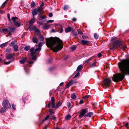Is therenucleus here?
<instances>
[{"label": "nucleus", "mask_w": 129, "mask_h": 129, "mask_svg": "<svg viewBox=\"0 0 129 129\" xmlns=\"http://www.w3.org/2000/svg\"><path fill=\"white\" fill-rule=\"evenodd\" d=\"M35 5V3L34 2H31V5H30V6L31 7L33 8L34 7Z\"/></svg>", "instance_id": "72a5a7b5"}, {"label": "nucleus", "mask_w": 129, "mask_h": 129, "mask_svg": "<svg viewBox=\"0 0 129 129\" xmlns=\"http://www.w3.org/2000/svg\"><path fill=\"white\" fill-rule=\"evenodd\" d=\"M76 48V46H73L71 47V49L73 51L75 50Z\"/></svg>", "instance_id": "473e14b6"}, {"label": "nucleus", "mask_w": 129, "mask_h": 129, "mask_svg": "<svg viewBox=\"0 0 129 129\" xmlns=\"http://www.w3.org/2000/svg\"><path fill=\"white\" fill-rule=\"evenodd\" d=\"M8 110V108L6 109V108H2L0 110V113H2L3 112H6Z\"/></svg>", "instance_id": "2eb2a0df"}, {"label": "nucleus", "mask_w": 129, "mask_h": 129, "mask_svg": "<svg viewBox=\"0 0 129 129\" xmlns=\"http://www.w3.org/2000/svg\"><path fill=\"white\" fill-rule=\"evenodd\" d=\"M12 107L13 109L14 110H15L16 105H14V104H13L12 105Z\"/></svg>", "instance_id": "de8ad7c7"}, {"label": "nucleus", "mask_w": 129, "mask_h": 129, "mask_svg": "<svg viewBox=\"0 0 129 129\" xmlns=\"http://www.w3.org/2000/svg\"><path fill=\"white\" fill-rule=\"evenodd\" d=\"M102 56V54L101 53H100L98 54V57H101Z\"/></svg>", "instance_id": "13d9d810"}, {"label": "nucleus", "mask_w": 129, "mask_h": 129, "mask_svg": "<svg viewBox=\"0 0 129 129\" xmlns=\"http://www.w3.org/2000/svg\"><path fill=\"white\" fill-rule=\"evenodd\" d=\"M84 103L83 101L82 100H81L79 102V104H82Z\"/></svg>", "instance_id": "6e6d98bb"}, {"label": "nucleus", "mask_w": 129, "mask_h": 129, "mask_svg": "<svg viewBox=\"0 0 129 129\" xmlns=\"http://www.w3.org/2000/svg\"><path fill=\"white\" fill-rule=\"evenodd\" d=\"M118 66L121 73L114 75L113 80L117 82L122 80L125 75H129V60L124 59L118 63Z\"/></svg>", "instance_id": "f257e3e1"}, {"label": "nucleus", "mask_w": 129, "mask_h": 129, "mask_svg": "<svg viewBox=\"0 0 129 129\" xmlns=\"http://www.w3.org/2000/svg\"><path fill=\"white\" fill-rule=\"evenodd\" d=\"M68 83H69V85H70V86L71 85H72L73 84V83H72V81H70Z\"/></svg>", "instance_id": "052dcab7"}, {"label": "nucleus", "mask_w": 129, "mask_h": 129, "mask_svg": "<svg viewBox=\"0 0 129 129\" xmlns=\"http://www.w3.org/2000/svg\"><path fill=\"white\" fill-rule=\"evenodd\" d=\"M68 6L66 5H65L63 9L65 10H67L68 9Z\"/></svg>", "instance_id": "e433bc0d"}, {"label": "nucleus", "mask_w": 129, "mask_h": 129, "mask_svg": "<svg viewBox=\"0 0 129 129\" xmlns=\"http://www.w3.org/2000/svg\"><path fill=\"white\" fill-rule=\"evenodd\" d=\"M71 117V116L70 114L67 115L65 119L66 120H69Z\"/></svg>", "instance_id": "b1692460"}, {"label": "nucleus", "mask_w": 129, "mask_h": 129, "mask_svg": "<svg viewBox=\"0 0 129 129\" xmlns=\"http://www.w3.org/2000/svg\"><path fill=\"white\" fill-rule=\"evenodd\" d=\"M7 17L9 21H11V20L10 18V15L9 13L7 14Z\"/></svg>", "instance_id": "09e8293b"}, {"label": "nucleus", "mask_w": 129, "mask_h": 129, "mask_svg": "<svg viewBox=\"0 0 129 129\" xmlns=\"http://www.w3.org/2000/svg\"><path fill=\"white\" fill-rule=\"evenodd\" d=\"M52 107L53 108H54L55 107V103L54 102H51Z\"/></svg>", "instance_id": "4c0bfd02"}, {"label": "nucleus", "mask_w": 129, "mask_h": 129, "mask_svg": "<svg viewBox=\"0 0 129 129\" xmlns=\"http://www.w3.org/2000/svg\"><path fill=\"white\" fill-rule=\"evenodd\" d=\"M121 45V42L119 41H117L114 42L113 44V47L114 48H117L120 47Z\"/></svg>", "instance_id": "423d86ee"}, {"label": "nucleus", "mask_w": 129, "mask_h": 129, "mask_svg": "<svg viewBox=\"0 0 129 129\" xmlns=\"http://www.w3.org/2000/svg\"><path fill=\"white\" fill-rule=\"evenodd\" d=\"M63 30L62 28V26H61V28L60 30V31L61 33H62L63 32Z\"/></svg>", "instance_id": "bf43d9fd"}, {"label": "nucleus", "mask_w": 129, "mask_h": 129, "mask_svg": "<svg viewBox=\"0 0 129 129\" xmlns=\"http://www.w3.org/2000/svg\"><path fill=\"white\" fill-rule=\"evenodd\" d=\"M87 110V109H85L82 110L81 111L80 114V115L79 116H83L86 113Z\"/></svg>", "instance_id": "f8f14e48"}, {"label": "nucleus", "mask_w": 129, "mask_h": 129, "mask_svg": "<svg viewBox=\"0 0 129 129\" xmlns=\"http://www.w3.org/2000/svg\"><path fill=\"white\" fill-rule=\"evenodd\" d=\"M121 48L123 50H125L126 48V45H122V47H121Z\"/></svg>", "instance_id": "cd10ccee"}, {"label": "nucleus", "mask_w": 129, "mask_h": 129, "mask_svg": "<svg viewBox=\"0 0 129 129\" xmlns=\"http://www.w3.org/2000/svg\"><path fill=\"white\" fill-rule=\"evenodd\" d=\"M34 62L32 61H30L28 62V64H33Z\"/></svg>", "instance_id": "603ef678"}, {"label": "nucleus", "mask_w": 129, "mask_h": 129, "mask_svg": "<svg viewBox=\"0 0 129 129\" xmlns=\"http://www.w3.org/2000/svg\"><path fill=\"white\" fill-rule=\"evenodd\" d=\"M18 18L17 17H13L12 18V19L15 25L17 27H19L20 26L21 23L16 20H18Z\"/></svg>", "instance_id": "39448f33"}, {"label": "nucleus", "mask_w": 129, "mask_h": 129, "mask_svg": "<svg viewBox=\"0 0 129 129\" xmlns=\"http://www.w3.org/2000/svg\"><path fill=\"white\" fill-rule=\"evenodd\" d=\"M95 63H96L95 62H94L92 64L91 66V67H94L95 66Z\"/></svg>", "instance_id": "a18cd8bd"}, {"label": "nucleus", "mask_w": 129, "mask_h": 129, "mask_svg": "<svg viewBox=\"0 0 129 129\" xmlns=\"http://www.w3.org/2000/svg\"><path fill=\"white\" fill-rule=\"evenodd\" d=\"M8 0H6L5 2L3 4L2 6L3 7H4L5 6V5L7 4Z\"/></svg>", "instance_id": "58836bf2"}, {"label": "nucleus", "mask_w": 129, "mask_h": 129, "mask_svg": "<svg viewBox=\"0 0 129 129\" xmlns=\"http://www.w3.org/2000/svg\"><path fill=\"white\" fill-rule=\"evenodd\" d=\"M82 69V66L81 65H79L77 69V70L78 71H81Z\"/></svg>", "instance_id": "412c9836"}, {"label": "nucleus", "mask_w": 129, "mask_h": 129, "mask_svg": "<svg viewBox=\"0 0 129 129\" xmlns=\"http://www.w3.org/2000/svg\"><path fill=\"white\" fill-rule=\"evenodd\" d=\"M94 38L96 39H98V36L97 34L96 33L94 34Z\"/></svg>", "instance_id": "c9c22d12"}, {"label": "nucleus", "mask_w": 129, "mask_h": 129, "mask_svg": "<svg viewBox=\"0 0 129 129\" xmlns=\"http://www.w3.org/2000/svg\"><path fill=\"white\" fill-rule=\"evenodd\" d=\"M35 22V19L34 18L31 19L29 21V25L31 26Z\"/></svg>", "instance_id": "dca6fc26"}, {"label": "nucleus", "mask_w": 129, "mask_h": 129, "mask_svg": "<svg viewBox=\"0 0 129 129\" xmlns=\"http://www.w3.org/2000/svg\"><path fill=\"white\" fill-rule=\"evenodd\" d=\"M44 11H43L42 9H40V10L39 11V15H40L43 14L44 13Z\"/></svg>", "instance_id": "bb28decb"}, {"label": "nucleus", "mask_w": 129, "mask_h": 129, "mask_svg": "<svg viewBox=\"0 0 129 129\" xmlns=\"http://www.w3.org/2000/svg\"><path fill=\"white\" fill-rule=\"evenodd\" d=\"M69 83H68V84H67L66 86V88H69L70 86V85H69Z\"/></svg>", "instance_id": "e2e57ef3"}, {"label": "nucleus", "mask_w": 129, "mask_h": 129, "mask_svg": "<svg viewBox=\"0 0 129 129\" xmlns=\"http://www.w3.org/2000/svg\"><path fill=\"white\" fill-rule=\"evenodd\" d=\"M45 40L47 47L55 52L59 51L63 48L62 41L58 38L51 37Z\"/></svg>", "instance_id": "f03ea898"}, {"label": "nucleus", "mask_w": 129, "mask_h": 129, "mask_svg": "<svg viewBox=\"0 0 129 129\" xmlns=\"http://www.w3.org/2000/svg\"><path fill=\"white\" fill-rule=\"evenodd\" d=\"M15 29L14 28L8 27L7 28H3L0 30V31L2 33H6L9 35H10L11 33H13Z\"/></svg>", "instance_id": "20e7f679"}, {"label": "nucleus", "mask_w": 129, "mask_h": 129, "mask_svg": "<svg viewBox=\"0 0 129 129\" xmlns=\"http://www.w3.org/2000/svg\"><path fill=\"white\" fill-rule=\"evenodd\" d=\"M49 115L47 116L46 117L45 119H44L43 120V121L47 120L49 118Z\"/></svg>", "instance_id": "8fccbe9b"}, {"label": "nucleus", "mask_w": 129, "mask_h": 129, "mask_svg": "<svg viewBox=\"0 0 129 129\" xmlns=\"http://www.w3.org/2000/svg\"><path fill=\"white\" fill-rule=\"evenodd\" d=\"M9 104V106L11 107L10 104V103L9 104V102L6 99L3 101L2 105L4 108H6V109H7V108H8Z\"/></svg>", "instance_id": "0eeeda50"}, {"label": "nucleus", "mask_w": 129, "mask_h": 129, "mask_svg": "<svg viewBox=\"0 0 129 129\" xmlns=\"http://www.w3.org/2000/svg\"><path fill=\"white\" fill-rule=\"evenodd\" d=\"M77 31L78 33L80 34H83V32L80 29H78Z\"/></svg>", "instance_id": "a19ab883"}, {"label": "nucleus", "mask_w": 129, "mask_h": 129, "mask_svg": "<svg viewBox=\"0 0 129 129\" xmlns=\"http://www.w3.org/2000/svg\"><path fill=\"white\" fill-rule=\"evenodd\" d=\"M30 51L31 52V55L33 56L34 54L39 50L37 48L35 49L34 47H32L30 49Z\"/></svg>", "instance_id": "1a4fd4ad"}, {"label": "nucleus", "mask_w": 129, "mask_h": 129, "mask_svg": "<svg viewBox=\"0 0 129 129\" xmlns=\"http://www.w3.org/2000/svg\"><path fill=\"white\" fill-rule=\"evenodd\" d=\"M90 96L89 95H86L85 96L83 97V99H86L88 98Z\"/></svg>", "instance_id": "c03bdc74"}, {"label": "nucleus", "mask_w": 129, "mask_h": 129, "mask_svg": "<svg viewBox=\"0 0 129 129\" xmlns=\"http://www.w3.org/2000/svg\"><path fill=\"white\" fill-rule=\"evenodd\" d=\"M37 58V57L36 56L34 55V56H33L32 57H31V59L32 60H35Z\"/></svg>", "instance_id": "79ce46f5"}, {"label": "nucleus", "mask_w": 129, "mask_h": 129, "mask_svg": "<svg viewBox=\"0 0 129 129\" xmlns=\"http://www.w3.org/2000/svg\"><path fill=\"white\" fill-rule=\"evenodd\" d=\"M79 73H77L75 75V77H77L79 75Z\"/></svg>", "instance_id": "0e129e2a"}, {"label": "nucleus", "mask_w": 129, "mask_h": 129, "mask_svg": "<svg viewBox=\"0 0 129 129\" xmlns=\"http://www.w3.org/2000/svg\"><path fill=\"white\" fill-rule=\"evenodd\" d=\"M10 62H11L10 61H8V62H4V63L6 64H9L10 63Z\"/></svg>", "instance_id": "5fc2aeb1"}, {"label": "nucleus", "mask_w": 129, "mask_h": 129, "mask_svg": "<svg viewBox=\"0 0 129 129\" xmlns=\"http://www.w3.org/2000/svg\"><path fill=\"white\" fill-rule=\"evenodd\" d=\"M40 10V7L38 9H36L32 10L33 16L34 18V16L37 14L38 13Z\"/></svg>", "instance_id": "6e6552de"}, {"label": "nucleus", "mask_w": 129, "mask_h": 129, "mask_svg": "<svg viewBox=\"0 0 129 129\" xmlns=\"http://www.w3.org/2000/svg\"><path fill=\"white\" fill-rule=\"evenodd\" d=\"M30 47L29 46H26L24 48V49L26 51H28L30 49Z\"/></svg>", "instance_id": "393cba45"}, {"label": "nucleus", "mask_w": 129, "mask_h": 129, "mask_svg": "<svg viewBox=\"0 0 129 129\" xmlns=\"http://www.w3.org/2000/svg\"><path fill=\"white\" fill-rule=\"evenodd\" d=\"M51 102H54L55 100L54 99V97H52L51 99Z\"/></svg>", "instance_id": "3c124183"}, {"label": "nucleus", "mask_w": 129, "mask_h": 129, "mask_svg": "<svg viewBox=\"0 0 129 129\" xmlns=\"http://www.w3.org/2000/svg\"><path fill=\"white\" fill-rule=\"evenodd\" d=\"M13 55L12 54H9L7 56V58L8 59H9L12 58Z\"/></svg>", "instance_id": "5701e85b"}, {"label": "nucleus", "mask_w": 129, "mask_h": 129, "mask_svg": "<svg viewBox=\"0 0 129 129\" xmlns=\"http://www.w3.org/2000/svg\"><path fill=\"white\" fill-rule=\"evenodd\" d=\"M39 36L40 38V40L44 41V39L43 37L41 35H40Z\"/></svg>", "instance_id": "f704fd0d"}, {"label": "nucleus", "mask_w": 129, "mask_h": 129, "mask_svg": "<svg viewBox=\"0 0 129 129\" xmlns=\"http://www.w3.org/2000/svg\"><path fill=\"white\" fill-rule=\"evenodd\" d=\"M62 104V103L60 101H59L58 103L56 104V108H58L61 106Z\"/></svg>", "instance_id": "6ab92c4d"}, {"label": "nucleus", "mask_w": 129, "mask_h": 129, "mask_svg": "<svg viewBox=\"0 0 129 129\" xmlns=\"http://www.w3.org/2000/svg\"><path fill=\"white\" fill-rule=\"evenodd\" d=\"M14 48V50L15 51H17L18 50V47L17 45H15L13 46Z\"/></svg>", "instance_id": "4be33fe9"}, {"label": "nucleus", "mask_w": 129, "mask_h": 129, "mask_svg": "<svg viewBox=\"0 0 129 129\" xmlns=\"http://www.w3.org/2000/svg\"><path fill=\"white\" fill-rule=\"evenodd\" d=\"M50 25H47L43 27V28L44 29H46L49 28L50 26Z\"/></svg>", "instance_id": "a878e982"}, {"label": "nucleus", "mask_w": 129, "mask_h": 129, "mask_svg": "<svg viewBox=\"0 0 129 129\" xmlns=\"http://www.w3.org/2000/svg\"><path fill=\"white\" fill-rule=\"evenodd\" d=\"M15 41H13L12 42L9 44V46L10 47H12L13 46V45L15 44Z\"/></svg>", "instance_id": "7c9ffc66"}, {"label": "nucleus", "mask_w": 129, "mask_h": 129, "mask_svg": "<svg viewBox=\"0 0 129 129\" xmlns=\"http://www.w3.org/2000/svg\"><path fill=\"white\" fill-rule=\"evenodd\" d=\"M54 21V20H50L47 21V22L48 23H52Z\"/></svg>", "instance_id": "864d4df0"}, {"label": "nucleus", "mask_w": 129, "mask_h": 129, "mask_svg": "<svg viewBox=\"0 0 129 129\" xmlns=\"http://www.w3.org/2000/svg\"><path fill=\"white\" fill-rule=\"evenodd\" d=\"M71 30H73V29L70 27H68L65 29V31L66 33H68Z\"/></svg>", "instance_id": "ddd939ff"}, {"label": "nucleus", "mask_w": 129, "mask_h": 129, "mask_svg": "<svg viewBox=\"0 0 129 129\" xmlns=\"http://www.w3.org/2000/svg\"><path fill=\"white\" fill-rule=\"evenodd\" d=\"M93 113L92 112H90L88 114H86L85 115V116L86 117H91L93 115Z\"/></svg>", "instance_id": "f3484780"}, {"label": "nucleus", "mask_w": 129, "mask_h": 129, "mask_svg": "<svg viewBox=\"0 0 129 129\" xmlns=\"http://www.w3.org/2000/svg\"><path fill=\"white\" fill-rule=\"evenodd\" d=\"M71 105V104L70 102L68 103L67 106L68 107V108H69Z\"/></svg>", "instance_id": "49530a36"}, {"label": "nucleus", "mask_w": 129, "mask_h": 129, "mask_svg": "<svg viewBox=\"0 0 129 129\" xmlns=\"http://www.w3.org/2000/svg\"><path fill=\"white\" fill-rule=\"evenodd\" d=\"M111 80L109 78L105 79L102 82V86L104 88L108 87L110 85Z\"/></svg>", "instance_id": "7ed1b4c3"}, {"label": "nucleus", "mask_w": 129, "mask_h": 129, "mask_svg": "<svg viewBox=\"0 0 129 129\" xmlns=\"http://www.w3.org/2000/svg\"><path fill=\"white\" fill-rule=\"evenodd\" d=\"M8 42H7L1 44L0 46V47L1 48H3L5 47L7 44Z\"/></svg>", "instance_id": "a211bd4d"}, {"label": "nucleus", "mask_w": 129, "mask_h": 129, "mask_svg": "<svg viewBox=\"0 0 129 129\" xmlns=\"http://www.w3.org/2000/svg\"><path fill=\"white\" fill-rule=\"evenodd\" d=\"M49 111L50 112V113L51 114H53L54 113L53 112V111L51 109H50L49 110Z\"/></svg>", "instance_id": "680f3d73"}, {"label": "nucleus", "mask_w": 129, "mask_h": 129, "mask_svg": "<svg viewBox=\"0 0 129 129\" xmlns=\"http://www.w3.org/2000/svg\"><path fill=\"white\" fill-rule=\"evenodd\" d=\"M32 41L34 43H37L38 42V39L36 38H33L32 39Z\"/></svg>", "instance_id": "aec40b11"}, {"label": "nucleus", "mask_w": 129, "mask_h": 129, "mask_svg": "<svg viewBox=\"0 0 129 129\" xmlns=\"http://www.w3.org/2000/svg\"><path fill=\"white\" fill-rule=\"evenodd\" d=\"M34 30L35 32L37 33L38 34L39 33V30L37 28Z\"/></svg>", "instance_id": "ea45409f"}, {"label": "nucleus", "mask_w": 129, "mask_h": 129, "mask_svg": "<svg viewBox=\"0 0 129 129\" xmlns=\"http://www.w3.org/2000/svg\"><path fill=\"white\" fill-rule=\"evenodd\" d=\"M44 5V3H42V4L40 6L41 7L43 6Z\"/></svg>", "instance_id": "69168bd1"}, {"label": "nucleus", "mask_w": 129, "mask_h": 129, "mask_svg": "<svg viewBox=\"0 0 129 129\" xmlns=\"http://www.w3.org/2000/svg\"><path fill=\"white\" fill-rule=\"evenodd\" d=\"M92 58H90L84 61V63H88L89 61L91 60Z\"/></svg>", "instance_id": "2f4dec72"}, {"label": "nucleus", "mask_w": 129, "mask_h": 129, "mask_svg": "<svg viewBox=\"0 0 129 129\" xmlns=\"http://www.w3.org/2000/svg\"><path fill=\"white\" fill-rule=\"evenodd\" d=\"M11 51V50L10 49H7L6 50V51L7 52H9L10 51Z\"/></svg>", "instance_id": "338daca9"}, {"label": "nucleus", "mask_w": 129, "mask_h": 129, "mask_svg": "<svg viewBox=\"0 0 129 129\" xmlns=\"http://www.w3.org/2000/svg\"><path fill=\"white\" fill-rule=\"evenodd\" d=\"M71 98L73 99H74L76 98V96L74 93L72 94L71 95Z\"/></svg>", "instance_id": "c756f323"}, {"label": "nucleus", "mask_w": 129, "mask_h": 129, "mask_svg": "<svg viewBox=\"0 0 129 129\" xmlns=\"http://www.w3.org/2000/svg\"><path fill=\"white\" fill-rule=\"evenodd\" d=\"M44 43V41H43L41 42H40L39 44H38V48H37V49H38L39 51H40L41 50V48L42 46L43 45Z\"/></svg>", "instance_id": "9b49d317"}, {"label": "nucleus", "mask_w": 129, "mask_h": 129, "mask_svg": "<svg viewBox=\"0 0 129 129\" xmlns=\"http://www.w3.org/2000/svg\"><path fill=\"white\" fill-rule=\"evenodd\" d=\"M46 16L45 15H43L40 17V20H42L46 18Z\"/></svg>", "instance_id": "c85d7f7f"}, {"label": "nucleus", "mask_w": 129, "mask_h": 129, "mask_svg": "<svg viewBox=\"0 0 129 129\" xmlns=\"http://www.w3.org/2000/svg\"><path fill=\"white\" fill-rule=\"evenodd\" d=\"M89 41L86 40H80V44L82 45H87L89 43Z\"/></svg>", "instance_id": "9d476101"}, {"label": "nucleus", "mask_w": 129, "mask_h": 129, "mask_svg": "<svg viewBox=\"0 0 129 129\" xmlns=\"http://www.w3.org/2000/svg\"><path fill=\"white\" fill-rule=\"evenodd\" d=\"M128 125V123H127L125 124V126L127 127Z\"/></svg>", "instance_id": "774afa93"}, {"label": "nucleus", "mask_w": 129, "mask_h": 129, "mask_svg": "<svg viewBox=\"0 0 129 129\" xmlns=\"http://www.w3.org/2000/svg\"><path fill=\"white\" fill-rule=\"evenodd\" d=\"M49 17H52L53 16L52 14L51 13H49Z\"/></svg>", "instance_id": "4d7b16f0"}, {"label": "nucleus", "mask_w": 129, "mask_h": 129, "mask_svg": "<svg viewBox=\"0 0 129 129\" xmlns=\"http://www.w3.org/2000/svg\"><path fill=\"white\" fill-rule=\"evenodd\" d=\"M82 38L84 39H88V37L87 36L84 35H83L82 36Z\"/></svg>", "instance_id": "37998d69"}, {"label": "nucleus", "mask_w": 129, "mask_h": 129, "mask_svg": "<svg viewBox=\"0 0 129 129\" xmlns=\"http://www.w3.org/2000/svg\"><path fill=\"white\" fill-rule=\"evenodd\" d=\"M27 60V58H23L21 60H20L19 62L20 63L23 64Z\"/></svg>", "instance_id": "4468645a"}]
</instances>
